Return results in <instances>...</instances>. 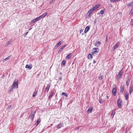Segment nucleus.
<instances>
[{
	"mask_svg": "<svg viewBox=\"0 0 133 133\" xmlns=\"http://www.w3.org/2000/svg\"><path fill=\"white\" fill-rule=\"evenodd\" d=\"M125 88V85L124 83H121L120 87V92L121 94H123V93Z\"/></svg>",
	"mask_w": 133,
	"mask_h": 133,
	"instance_id": "f257e3e1",
	"label": "nucleus"
},
{
	"mask_svg": "<svg viewBox=\"0 0 133 133\" xmlns=\"http://www.w3.org/2000/svg\"><path fill=\"white\" fill-rule=\"evenodd\" d=\"M18 81L17 79H15L14 82L12 87L14 88H17L18 87Z\"/></svg>",
	"mask_w": 133,
	"mask_h": 133,
	"instance_id": "f03ea898",
	"label": "nucleus"
},
{
	"mask_svg": "<svg viewBox=\"0 0 133 133\" xmlns=\"http://www.w3.org/2000/svg\"><path fill=\"white\" fill-rule=\"evenodd\" d=\"M117 91V86L116 85H114V88L112 90V92L113 96H115Z\"/></svg>",
	"mask_w": 133,
	"mask_h": 133,
	"instance_id": "7ed1b4c3",
	"label": "nucleus"
},
{
	"mask_svg": "<svg viewBox=\"0 0 133 133\" xmlns=\"http://www.w3.org/2000/svg\"><path fill=\"white\" fill-rule=\"evenodd\" d=\"M99 49L98 48H95L92 49V54L93 55L95 54H97L99 52Z\"/></svg>",
	"mask_w": 133,
	"mask_h": 133,
	"instance_id": "20e7f679",
	"label": "nucleus"
},
{
	"mask_svg": "<svg viewBox=\"0 0 133 133\" xmlns=\"http://www.w3.org/2000/svg\"><path fill=\"white\" fill-rule=\"evenodd\" d=\"M120 44V42H117L113 47L112 48L113 50H115L116 48H118L119 46V45Z\"/></svg>",
	"mask_w": 133,
	"mask_h": 133,
	"instance_id": "39448f33",
	"label": "nucleus"
},
{
	"mask_svg": "<svg viewBox=\"0 0 133 133\" xmlns=\"http://www.w3.org/2000/svg\"><path fill=\"white\" fill-rule=\"evenodd\" d=\"M122 100L120 99H119L117 101V105L118 107L119 108H121V105L122 104Z\"/></svg>",
	"mask_w": 133,
	"mask_h": 133,
	"instance_id": "423d86ee",
	"label": "nucleus"
},
{
	"mask_svg": "<svg viewBox=\"0 0 133 133\" xmlns=\"http://www.w3.org/2000/svg\"><path fill=\"white\" fill-rule=\"evenodd\" d=\"M123 73L122 71H120L118 73V74L117 76V79H119L121 78V77Z\"/></svg>",
	"mask_w": 133,
	"mask_h": 133,
	"instance_id": "0eeeda50",
	"label": "nucleus"
},
{
	"mask_svg": "<svg viewBox=\"0 0 133 133\" xmlns=\"http://www.w3.org/2000/svg\"><path fill=\"white\" fill-rule=\"evenodd\" d=\"M101 4H98L97 5H96L93 7L92 8L94 10L96 9L97 8H99L101 6Z\"/></svg>",
	"mask_w": 133,
	"mask_h": 133,
	"instance_id": "6e6552de",
	"label": "nucleus"
},
{
	"mask_svg": "<svg viewBox=\"0 0 133 133\" xmlns=\"http://www.w3.org/2000/svg\"><path fill=\"white\" fill-rule=\"evenodd\" d=\"M101 43L99 41H97L95 44V46L97 47H99L100 46Z\"/></svg>",
	"mask_w": 133,
	"mask_h": 133,
	"instance_id": "1a4fd4ad",
	"label": "nucleus"
},
{
	"mask_svg": "<svg viewBox=\"0 0 133 133\" xmlns=\"http://www.w3.org/2000/svg\"><path fill=\"white\" fill-rule=\"evenodd\" d=\"M32 65L31 64H30L29 65L28 64H26L25 66V68H28L31 69L32 68Z\"/></svg>",
	"mask_w": 133,
	"mask_h": 133,
	"instance_id": "9d476101",
	"label": "nucleus"
},
{
	"mask_svg": "<svg viewBox=\"0 0 133 133\" xmlns=\"http://www.w3.org/2000/svg\"><path fill=\"white\" fill-rule=\"evenodd\" d=\"M62 43V41H61L58 42V43L56 44L55 47V48H57Z\"/></svg>",
	"mask_w": 133,
	"mask_h": 133,
	"instance_id": "9b49d317",
	"label": "nucleus"
},
{
	"mask_svg": "<svg viewBox=\"0 0 133 133\" xmlns=\"http://www.w3.org/2000/svg\"><path fill=\"white\" fill-rule=\"evenodd\" d=\"M34 112H31V113L30 117L32 118V119H33L34 118V116L35 115Z\"/></svg>",
	"mask_w": 133,
	"mask_h": 133,
	"instance_id": "f8f14e48",
	"label": "nucleus"
},
{
	"mask_svg": "<svg viewBox=\"0 0 133 133\" xmlns=\"http://www.w3.org/2000/svg\"><path fill=\"white\" fill-rule=\"evenodd\" d=\"M41 121L40 118H39L37 119V120L36 122L35 123V124L36 126H37L41 122Z\"/></svg>",
	"mask_w": 133,
	"mask_h": 133,
	"instance_id": "ddd939ff",
	"label": "nucleus"
},
{
	"mask_svg": "<svg viewBox=\"0 0 133 133\" xmlns=\"http://www.w3.org/2000/svg\"><path fill=\"white\" fill-rule=\"evenodd\" d=\"M66 44H65V45H63L62 47L58 51V53H61L63 49L66 46Z\"/></svg>",
	"mask_w": 133,
	"mask_h": 133,
	"instance_id": "4468645a",
	"label": "nucleus"
},
{
	"mask_svg": "<svg viewBox=\"0 0 133 133\" xmlns=\"http://www.w3.org/2000/svg\"><path fill=\"white\" fill-rule=\"evenodd\" d=\"M129 95L128 92H127L125 94V96L126 100L128 99Z\"/></svg>",
	"mask_w": 133,
	"mask_h": 133,
	"instance_id": "2eb2a0df",
	"label": "nucleus"
},
{
	"mask_svg": "<svg viewBox=\"0 0 133 133\" xmlns=\"http://www.w3.org/2000/svg\"><path fill=\"white\" fill-rule=\"evenodd\" d=\"M90 29V27L89 26H87L85 28L84 32L85 33H86Z\"/></svg>",
	"mask_w": 133,
	"mask_h": 133,
	"instance_id": "dca6fc26",
	"label": "nucleus"
},
{
	"mask_svg": "<svg viewBox=\"0 0 133 133\" xmlns=\"http://www.w3.org/2000/svg\"><path fill=\"white\" fill-rule=\"evenodd\" d=\"M92 110L93 109L92 107H90L87 110L88 113H91Z\"/></svg>",
	"mask_w": 133,
	"mask_h": 133,
	"instance_id": "f3484780",
	"label": "nucleus"
},
{
	"mask_svg": "<svg viewBox=\"0 0 133 133\" xmlns=\"http://www.w3.org/2000/svg\"><path fill=\"white\" fill-rule=\"evenodd\" d=\"M50 85L49 84H48L47 85L45 89V91H48L50 88Z\"/></svg>",
	"mask_w": 133,
	"mask_h": 133,
	"instance_id": "a211bd4d",
	"label": "nucleus"
},
{
	"mask_svg": "<svg viewBox=\"0 0 133 133\" xmlns=\"http://www.w3.org/2000/svg\"><path fill=\"white\" fill-rule=\"evenodd\" d=\"M54 94L53 92H51L48 98L49 99H50L51 98V97L52 96L53 94Z\"/></svg>",
	"mask_w": 133,
	"mask_h": 133,
	"instance_id": "6ab92c4d",
	"label": "nucleus"
},
{
	"mask_svg": "<svg viewBox=\"0 0 133 133\" xmlns=\"http://www.w3.org/2000/svg\"><path fill=\"white\" fill-rule=\"evenodd\" d=\"M62 125L63 123H60L58 125L57 128L58 129L62 127Z\"/></svg>",
	"mask_w": 133,
	"mask_h": 133,
	"instance_id": "aec40b11",
	"label": "nucleus"
},
{
	"mask_svg": "<svg viewBox=\"0 0 133 133\" xmlns=\"http://www.w3.org/2000/svg\"><path fill=\"white\" fill-rule=\"evenodd\" d=\"M133 87H130V89L129 91V94H131V93L133 92Z\"/></svg>",
	"mask_w": 133,
	"mask_h": 133,
	"instance_id": "412c9836",
	"label": "nucleus"
},
{
	"mask_svg": "<svg viewBox=\"0 0 133 133\" xmlns=\"http://www.w3.org/2000/svg\"><path fill=\"white\" fill-rule=\"evenodd\" d=\"M37 91L35 89V90L33 94L32 95V96L33 97H35L36 95L37 94Z\"/></svg>",
	"mask_w": 133,
	"mask_h": 133,
	"instance_id": "4be33fe9",
	"label": "nucleus"
},
{
	"mask_svg": "<svg viewBox=\"0 0 133 133\" xmlns=\"http://www.w3.org/2000/svg\"><path fill=\"white\" fill-rule=\"evenodd\" d=\"M71 54H69L66 57V59H70L71 56Z\"/></svg>",
	"mask_w": 133,
	"mask_h": 133,
	"instance_id": "5701e85b",
	"label": "nucleus"
},
{
	"mask_svg": "<svg viewBox=\"0 0 133 133\" xmlns=\"http://www.w3.org/2000/svg\"><path fill=\"white\" fill-rule=\"evenodd\" d=\"M11 55H10L8 57L6 58H5L3 60V61H7L8 60V59H9L10 57H11Z\"/></svg>",
	"mask_w": 133,
	"mask_h": 133,
	"instance_id": "b1692460",
	"label": "nucleus"
},
{
	"mask_svg": "<svg viewBox=\"0 0 133 133\" xmlns=\"http://www.w3.org/2000/svg\"><path fill=\"white\" fill-rule=\"evenodd\" d=\"M37 21H38V20H37V18H36L35 19H34L33 20H32L31 21V22L32 23H34L35 22Z\"/></svg>",
	"mask_w": 133,
	"mask_h": 133,
	"instance_id": "393cba45",
	"label": "nucleus"
},
{
	"mask_svg": "<svg viewBox=\"0 0 133 133\" xmlns=\"http://www.w3.org/2000/svg\"><path fill=\"white\" fill-rule=\"evenodd\" d=\"M133 5V1L130 2L128 5V6H131Z\"/></svg>",
	"mask_w": 133,
	"mask_h": 133,
	"instance_id": "a878e982",
	"label": "nucleus"
},
{
	"mask_svg": "<svg viewBox=\"0 0 133 133\" xmlns=\"http://www.w3.org/2000/svg\"><path fill=\"white\" fill-rule=\"evenodd\" d=\"M92 58V55L91 54H89L88 56V58L89 59H91Z\"/></svg>",
	"mask_w": 133,
	"mask_h": 133,
	"instance_id": "bb28decb",
	"label": "nucleus"
},
{
	"mask_svg": "<svg viewBox=\"0 0 133 133\" xmlns=\"http://www.w3.org/2000/svg\"><path fill=\"white\" fill-rule=\"evenodd\" d=\"M115 112L114 111H112L111 112V116H112L113 117H114V115L115 114Z\"/></svg>",
	"mask_w": 133,
	"mask_h": 133,
	"instance_id": "cd10ccee",
	"label": "nucleus"
},
{
	"mask_svg": "<svg viewBox=\"0 0 133 133\" xmlns=\"http://www.w3.org/2000/svg\"><path fill=\"white\" fill-rule=\"evenodd\" d=\"M91 13L89 11L88 12L87 14V16H88V17H89L91 14Z\"/></svg>",
	"mask_w": 133,
	"mask_h": 133,
	"instance_id": "c85d7f7f",
	"label": "nucleus"
},
{
	"mask_svg": "<svg viewBox=\"0 0 133 133\" xmlns=\"http://www.w3.org/2000/svg\"><path fill=\"white\" fill-rule=\"evenodd\" d=\"M13 88L12 87H11L10 89H9V93L11 92H12L13 90Z\"/></svg>",
	"mask_w": 133,
	"mask_h": 133,
	"instance_id": "c756f323",
	"label": "nucleus"
},
{
	"mask_svg": "<svg viewBox=\"0 0 133 133\" xmlns=\"http://www.w3.org/2000/svg\"><path fill=\"white\" fill-rule=\"evenodd\" d=\"M129 79H128L127 80V82H126V85L127 86H128L129 84Z\"/></svg>",
	"mask_w": 133,
	"mask_h": 133,
	"instance_id": "7c9ffc66",
	"label": "nucleus"
},
{
	"mask_svg": "<svg viewBox=\"0 0 133 133\" xmlns=\"http://www.w3.org/2000/svg\"><path fill=\"white\" fill-rule=\"evenodd\" d=\"M62 95H64L66 97H67L68 95L66 94L65 92H63L62 93Z\"/></svg>",
	"mask_w": 133,
	"mask_h": 133,
	"instance_id": "2f4dec72",
	"label": "nucleus"
},
{
	"mask_svg": "<svg viewBox=\"0 0 133 133\" xmlns=\"http://www.w3.org/2000/svg\"><path fill=\"white\" fill-rule=\"evenodd\" d=\"M10 41H9L6 44H5V46H8L10 44Z\"/></svg>",
	"mask_w": 133,
	"mask_h": 133,
	"instance_id": "473e14b6",
	"label": "nucleus"
},
{
	"mask_svg": "<svg viewBox=\"0 0 133 133\" xmlns=\"http://www.w3.org/2000/svg\"><path fill=\"white\" fill-rule=\"evenodd\" d=\"M65 60H63L62 62V64L64 65H65Z\"/></svg>",
	"mask_w": 133,
	"mask_h": 133,
	"instance_id": "72a5a7b5",
	"label": "nucleus"
},
{
	"mask_svg": "<svg viewBox=\"0 0 133 133\" xmlns=\"http://www.w3.org/2000/svg\"><path fill=\"white\" fill-rule=\"evenodd\" d=\"M94 11V10L92 8L89 10V11L92 13Z\"/></svg>",
	"mask_w": 133,
	"mask_h": 133,
	"instance_id": "f704fd0d",
	"label": "nucleus"
},
{
	"mask_svg": "<svg viewBox=\"0 0 133 133\" xmlns=\"http://www.w3.org/2000/svg\"><path fill=\"white\" fill-rule=\"evenodd\" d=\"M103 77V76H100L99 77H98V79L99 80H101L102 79Z\"/></svg>",
	"mask_w": 133,
	"mask_h": 133,
	"instance_id": "c9c22d12",
	"label": "nucleus"
},
{
	"mask_svg": "<svg viewBox=\"0 0 133 133\" xmlns=\"http://www.w3.org/2000/svg\"><path fill=\"white\" fill-rule=\"evenodd\" d=\"M130 24L132 26H133V19H131L130 22Z\"/></svg>",
	"mask_w": 133,
	"mask_h": 133,
	"instance_id": "e433bc0d",
	"label": "nucleus"
},
{
	"mask_svg": "<svg viewBox=\"0 0 133 133\" xmlns=\"http://www.w3.org/2000/svg\"><path fill=\"white\" fill-rule=\"evenodd\" d=\"M47 15V13H45L44 14H42V15L43 16H44V17H45Z\"/></svg>",
	"mask_w": 133,
	"mask_h": 133,
	"instance_id": "4c0bfd02",
	"label": "nucleus"
},
{
	"mask_svg": "<svg viewBox=\"0 0 133 133\" xmlns=\"http://www.w3.org/2000/svg\"><path fill=\"white\" fill-rule=\"evenodd\" d=\"M55 1V0H52L49 3L50 4L54 2Z\"/></svg>",
	"mask_w": 133,
	"mask_h": 133,
	"instance_id": "58836bf2",
	"label": "nucleus"
},
{
	"mask_svg": "<svg viewBox=\"0 0 133 133\" xmlns=\"http://www.w3.org/2000/svg\"><path fill=\"white\" fill-rule=\"evenodd\" d=\"M104 13V11L102 10H101L100 11L101 14L102 15V14H103Z\"/></svg>",
	"mask_w": 133,
	"mask_h": 133,
	"instance_id": "ea45409f",
	"label": "nucleus"
},
{
	"mask_svg": "<svg viewBox=\"0 0 133 133\" xmlns=\"http://www.w3.org/2000/svg\"><path fill=\"white\" fill-rule=\"evenodd\" d=\"M99 102L100 103H102V102H103V101L102 99H99Z\"/></svg>",
	"mask_w": 133,
	"mask_h": 133,
	"instance_id": "a19ab883",
	"label": "nucleus"
},
{
	"mask_svg": "<svg viewBox=\"0 0 133 133\" xmlns=\"http://www.w3.org/2000/svg\"><path fill=\"white\" fill-rule=\"evenodd\" d=\"M36 18H37L38 21V20H39V19H41L40 16H39V17H37Z\"/></svg>",
	"mask_w": 133,
	"mask_h": 133,
	"instance_id": "79ce46f5",
	"label": "nucleus"
},
{
	"mask_svg": "<svg viewBox=\"0 0 133 133\" xmlns=\"http://www.w3.org/2000/svg\"><path fill=\"white\" fill-rule=\"evenodd\" d=\"M115 0H110V1L111 2H115Z\"/></svg>",
	"mask_w": 133,
	"mask_h": 133,
	"instance_id": "37998d69",
	"label": "nucleus"
},
{
	"mask_svg": "<svg viewBox=\"0 0 133 133\" xmlns=\"http://www.w3.org/2000/svg\"><path fill=\"white\" fill-rule=\"evenodd\" d=\"M132 13H133V10H131L130 12V13L132 14Z\"/></svg>",
	"mask_w": 133,
	"mask_h": 133,
	"instance_id": "c03bdc74",
	"label": "nucleus"
},
{
	"mask_svg": "<svg viewBox=\"0 0 133 133\" xmlns=\"http://www.w3.org/2000/svg\"><path fill=\"white\" fill-rule=\"evenodd\" d=\"M40 16L41 17V19L42 18H43V17H44V16H43L42 15H41Z\"/></svg>",
	"mask_w": 133,
	"mask_h": 133,
	"instance_id": "a18cd8bd",
	"label": "nucleus"
},
{
	"mask_svg": "<svg viewBox=\"0 0 133 133\" xmlns=\"http://www.w3.org/2000/svg\"><path fill=\"white\" fill-rule=\"evenodd\" d=\"M28 32H26L25 34L24 35V36H26L27 34H28Z\"/></svg>",
	"mask_w": 133,
	"mask_h": 133,
	"instance_id": "49530a36",
	"label": "nucleus"
},
{
	"mask_svg": "<svg viewBox=\"0 0 133 133\" xmlns=\"http://www.w3.org/2000/svg\"><path fill=\"white\" fill-rule=\"evenodd\" d=\"M96 63V61L95 60H94V61H93V63Z\"/></svg>",
	"mask_w": 133,
	"mask_h": 133,
	"instance_id": "de8ad7c7",
	"label": "nucleus"
},
{
	"mask_svg": "<svg viewBox=\"0 0 133 133\" xmlns=\"http://www.w3.org/2000/svg\"><path fill=\"white\" fill-rule=\"evenodd\" d=\"M11 105H9L8 107V108H10L11 107Z\"/></svg>",
	"mask_w": 133,
	"mask_h": 133,
	"instance_id": "09e8293b",
	"label": "nucleus"
},
{
	"mask_svg": "<svg viewBox=\"0 0 133 133\" xmlns=\"http://www.w3.org/2000/svg\"><path fill=\"white\" fill-rule=\"evenodd\" d=\"M109 98V97L108 96H107L106 97V98L107 99H108Z\"/></svg>",
	"mask_w": 133,
	"mask_h": 133,
	"instance_id": "8fccbe9b",
	"label": "nucleus"
},
{
	"mask_svg": "<svg viewBox=\"0 0 133 133\" xmlns=\"http://www.w3.org/2000/svg\"><path fill=\"white\" fill-rule=\"evenodd\" d=\"M96 20H95L94 21V23H96Z\"/></svg>",
	"mask_w": 133,
	"mask_h": 133,
	"instance_id": "3c124183",
	"label": "nucleus"
},
{
	"mask_svg": "<svg viewBox=\"0 0 133 133\" xmlns=\"http://www.w3.org/2000/svg\"><path fill=\"white\" fill-rule=\"evenodd\" d=\"M128 131L127 130V129L126 131H125V133H127V132H128Z\"/></svg>",
	"mask_w": 133,
	"mask_h": 133,
	"instance_id": "603ef678",
	"label": "nucleus"
},
{
	"mask_svg": "<svg viewBox=\"0 0 133 133\" xmlns=\"http://www.w3.org/2000/svg\"><path fill=\"white\" fill-rule=\"evenodd\" d=\"M4 75H3L2 76V77H3V78H4Z\"/></svg>",
	"mask_w": 133,
	"mask_h": 133,
	"instance_id": "864d4df0",
	"label": "nucleus"
},
{
	"mask_svg": "<svg viewBox=\"0 0 133 133\" xmlns=\"http://www.w3.org/2000/svg\"><path fill=\"white\" fill-rule=\"evenodd\" d=\"M107 37H108V36H107L106 37V39H107Z\"/></svg>",
	"mask_w": 133,
	"mask_h": 133,
	"instance_id": "5fc2aeb1",
	"label": "nucleus"
},
{
	"mask_svg": "<svg viewBox=\"0 0 133 133\" xmlns=\"http://www.w3.org/2000/svg\"><path fill=\"white\" fill-rule=\"evenodd\" d=\"M31 29H29V30H31Z\"/></svg>",
	"mask_w": 133,
	"mask_h": 133,
	"instance_id": "6e6d98bb",
	"label": "nucleus"
},
{
	"mask_svg": "<svg viewBox=\"0 0 133 133\" xmlns=\"http://www.w3.org/2000/svg\"><path fill=\"white\" fill-rule=\"evenodd\" d=\"M81 31H80L81 32Z\"/></svg>",
	"mask_w": 133,
	"mask_h": 133,
	"instance_id": "4d7b16f0",
	"label": "nucleus"
},
{
	"mask_svg": "<svg viewBox=\"0 0 133 133\" xmlns=\"http://www.w3.org/2000/svg\"><path fill=\"white\" fill-rule=\"evenodd\" d=\"M81 31H80L81 32Z\"/></svg>",
	"mask_w": 133,
	"mask_h": 133,
	"instance_id": "13d9d810",
	"label": "nucleus"
},
{
	"mask_svg": "<svg viewBox=\"0 0 133 133\" xmlns=\"http://www.w3.org/2000/svg\"><path fill=\"white\" fill-rule=\"evenodd\" d=\"M81 31H80L81 32Z\"/></svg>",
	"mask_w": 133,
	"mask_h": 133,
	"instance_id": "bf43d9fd",
	"label": "nucleus"
},
{
	"mask_svg": "<svg viewBox=\"0 0 133 133\" xmlns=\"http://www.w3.org/2000/svg\"><path fill=\"white\" fill-rule=\"evenodd\" d=\"M52 124H51V126H52Z\"/></svg>",
	"mask_w": 133,
	"mask_h": 133,
	"instance_id": "052dcab7",
	"label": "nucleus"
}]
</instances>
